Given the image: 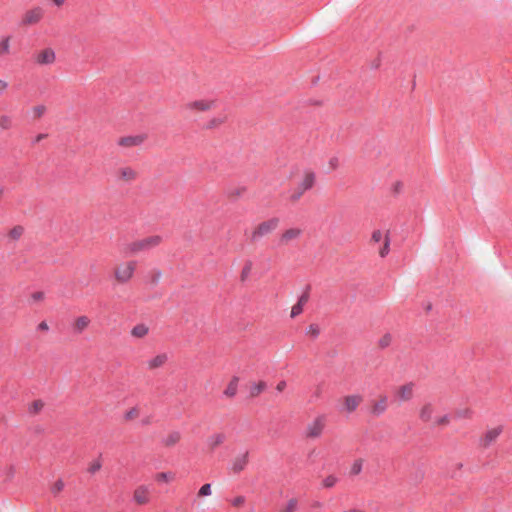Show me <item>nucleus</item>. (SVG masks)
Segmentation results:
<instances>
[{
    "mask_svg": "<svg viewBox=\"0 0 512 512\" xmlns=\"http://www.w3.org/2000/svg\"><path fill=\"white\" fill-rule=\"evenodd\" d=\"M315 182L316 174L313 171H305L303 179L291 191L289 199L292 202L298 201L306 191L311 190L314 187Z\"/></svg>",
    "mask_w": 512,
    "mask_h": 512,
    "instance_id": "1",
    "label": "nucleus"
},
{
    "mask_svg": "<svg viewBox=\"0 0 512 512\" xmlns=\"http://www.w3.org/2000/svg\"><path fill=\"white\" fill-rule=\"evenodd\" d=\"M161 242V237L154 235L141 240L134 241L128 245V250L131 253H138L141 251L150 250L158 246Z\"/></svg>",
    "mask_w": 512,
    "mask_h": 512,
    "instance_id": "2",
    "label": "nucleus"
},
{
    "mask_svg": "<svg viewBox=\"0 0 512 512\" xmlns=\"http://www.w3.org/2000/svg\"><path fill=\"white\" fill-rule=\"evenodd\" d=\"M327 423V415H318L311 423L306 426L305 435L307 438H318L323 433Z\"/></svg>",
    "mask_w": 512,
    "mask_h": 512,
    "instance_id": "3",
    "label": "nucleus"
},
{
    "mask_svg": "<svg viewBox=\"0 0 512 512\" xmlns=\"http://www.w3.org/2000/svg\"><path fill=\"white\" fill-rule=\"evenodd\" d=\"M278 224L279 219L277 217H273L267 221L260 223L252 232L251 240L257 241L260 238L268 235L277 228Z\"/></svg>",
    "mask_w": 512,
    "mask_h": 512,
    "instance_id": "4",
    "label": "nucleus"
},
{
    "mask_svg": "<svg viewBox=\"0 0 512 512\" xmlns=\"http://www.w3.org/2000/svg\"><path fill=\"white\" fill-rule=\"evenodd\" d=\"M137 262L136 261H129L123 264H120L115 269V278L119 283H126L128 282L135 270H136Z\"/></svg>",
    "mask_w": 512,
    "mask_h": 512,
    "instance_id": "5",
    "label": "nucleus"
},
{
    "mask_svg": "<svg viewBox=\"0 0 512 512\" xmlns=\"http://www.w3.org/2000/svg\"><path fill=\"white\" fill-rule=\"evenodd\" d=\"M384 240L383 246L379 250V254L382 258L388 255L390 251V238L388 232L383 234L381 230H375L372 233L371 241L374 243H378Z\"/></svg>",
    "mask_w": 512,
    "mask_h": 512,
    "instance_id": "6",
    "label": "nucleus"
},
{
    "mask_svg": "<svg viewBox=\"0 0 512 512\" xmlns=\"http://www.w3.org/2000/svg\"><path fill=\"white\" fill-rule=\"evenodd\" d=\"M34 59L38 65H51L56 60V54L52 48L48 47L36 53Z\"/></svg>",
    "mask_w": 512,
    "mask_h": 512,
    "instance_id": "7",
    "label": "nucleus"
},
{
    "mask_svg": "<svg viewBox=\"0 0 512 512\" xmlns=\"http://www.w3.org/2000/svg\"><path fill=\"white\" fill-rule=\"evenodd\" d=\"M43 14H44V11L41 7H35L31 10H28L24 14V16L21 20V24L25 25V26L36 24L42 19Z\"/></svg>",
    "mask_w": 512,
    "mask_h": 512,
    "instance_id": "8",
    "label": "nucleus"
},
{
    "mask_svg": "<svg viewBox=\"0 0 512 512\" xmlns=\"http://www.w3.org/2000/svg\"><path fill=\"white\" fill-rule=\"evenodd\" d=\"M363 398L361 395H348L344 398L343 403V410L347 413L354 412L360 403L362 402Z\"/></svg>",
    "mask_w": 512,
    "mask_h": 512,
    "instance_id": "9",
    "label": "nucleus"
},
{
    "mask_svg": "<svg viewBox=\"0 0 512 512\" xmlns=\"http://www.w3.org/2000/svg\"><path fill=\"white\" fill-rule=\"evenodd\" d=\"M136 178H137V172L129 166L120 167L117 170V179L120 181H124L126 183H131Z\"/></svg>",
    "mask_w": 512,
    "mask_h": 512,
    "instance_id": "10",
    "label": "nucleus"
},
{
    "mask_svg": "<svg viewBox=\"0 0 512 512\" xmlns=\"http://www.w3.org/2000/svg\"><path fill=\"white\" fill-rule=\"evenodd\" d=\"M502 432V427L498 426L493 429L488 430L484 436L480 440V444L483 447H488L492 442H494L498 436Z\"/></svg>",
    "mask_w": 512,
    "mask_h": 512,
    "instance_id": "11",
    "label": "nucleus"
},
{
    "mask_svg": "<svg viewBox=\"0 0 512 512\" xmlns=\"http://www.w3.org/2000/svg\"><path fill=\"white\" fill-rule=\"evenodd\" d=\"M144 137L141 135L136 136H125L118 140V145L121 147H134L142 144Z\"/></svg>",
    "mask_w": 512,
    "mask_h": 512,
    "instance_id": "12",
    "label": "nucleus"
},
{
    "mask_svg": "<svg viewBox=\"0 0 512 512\" xmlns=\"http://www.w3.org/2000/svg\"><path fill=\"white\" fill-rule=\"evenodd\" d=\"M214 105L213 100H196L187 104V108L191 110L197 111H207L211 109Z\"/></svg>",
    "mask_w": 512,
    "mask_h": 512,
    "instance_id": "13",
    "label": "nucleus"
},
{
    "mask_svg": "<svg viewBox=\"0 0 512 512\" xmlns=\"http://www.w3.org/2000/svg\"><path fill=\"white\" fill-rule=\"evenodd\" d=\"M135 502L140 505L146 504L149 502V490L147 486L141 485L134 491L133 496Z\"/></svg>",
    "mask_w": 512,
    "mask_h": 512,
    "instance_id": "14",
    "label": "nucleus"
},
{
    "mask_svg": "<svg viewBox=\"0 0 512 512\" xmlns=\"http://www.w3.org/2000/svg\"><path fill=\"white\" fill-rule=\"evenodd\" d=\"M248 464V452L246 451L240 456H237L232 463V471L237 474L240 473Z\"/></svg>",
    "mask_w": 512,
    "mask_h": 512,
    "instance_id": "15",
    "label": "nucleus"
},
{
    "mask_svg": "<svg viewBox=\"0 0 512 512\" xmlns=\"http://www.w3.org/2000/svg\"><path fill=\"white\" fill-rule=\"evenodd\" d=\"M413 387H414V384L412 382L399 387V389L397 391L398 398L401 401L410 400L413 396Z\"/></svg>",
    "mask_w": 512,
    "mask_h": 512,
    "instance_id": "16",
    "label": "nucleus"
},
{
    "mask_svg": "<svg viewBox=\"0 0 512 512\" xmlns=\"http://www.w3.org/2000/svg\"><path fill=\"white\" fill-rule=\"evenodd\" d=\"M90 319L87 316L78 317L73 324L74 333H82L89 325Z\"/></svg>",
    "mask_w": 512,
    "mask_h": 512,
    "instance_id": "17",
    "label": "nucleus"
},
{
    "mask_svg": "<svg viewBox=\"0 0 512 512\" xmlns=\"http://www.w3.org/2000/svg\"><path fill=\"white\" fill-rule=\"evenodd\" d=\"M387 396H381L380 399L374 403L372 413L376 416L383 414L387 409Z\"/></svg>",
    "mask_w": 512,
    "mask_h": 512,
    "instance_id": "18",
    "label": "nucleus"
},
{
    "mask_svg": "<svg viewBox=\"0 0 512 512\" xmlns=\"http://www.w3.org/2000/svg\"><path fill=\"white\" fill-rule=\"evenodd\" d=\"M226 440L224 433H216L207 439L208 446L214 450L216 447L221 445Z\"/></svg>",
    "mask_w": 512,
    "mask_h": 512,
    "instance_id": "19",
    "label": "nucleus"
},
{
    "mask_svg": "<svg viewBox=\"0 0 512 512\" xmlns=\"http://www.w3.org/2000/svg\"><path fill=\"white\" fill-rule=\"evenodd\" d=\"M167 359H168L167 354H165V353L159 354L148 362V368L149 369L159 368L166 363Z\"/></svg>",
    "mask_w": 512,
    "mask_h": 512,
    "instance_id": "20",
    "label": "nucleus"
},
{
    "mask_svg": "<svg viewBox=\"0 0 512 512\" xmlns=\"http://www.w3.org/2000/svg\"><path fill=\"white\" fill-rule=\"evenodd\" d=\"M239 378L234 376L229 382L228 386L224 390V395L227 397H233L237 393Z\"/></svg>",
    "mask_w": 512,
    "mask_h": 512,
    "instance_id": "21",
    "label": "nucleus"
},
{
    "mask_svg": "<svg viewBox=\"0 0 512 512\" xmlns=\"http://www.w3.org/2000/svg\"><path fill=\"white\" fill-rule=\"evenodd\" d=\"M301 233H302V231L298 228L288 229L282 234L281 241L288 242L292 239L299 237L301 235Z\"/></svg>",
    "mask_w": 512,
    "mask_h": 512,
    "instance_id": "22",
    "label": "nucleus"
},
{
    "mask_svg": "<svg viewBox=\"0 0 512 512\" xmlns=\"http://www.w3.org/2000/svg\"><path fill=\"white\" fill-rule=\"evenodd\" d=\"M432 414H433V407H432V404L430 403H427L425 404L422 409L420 410V419L423 421V422H428L432 419Z\"/></svg>",
    "mask_w": 512,
    "mask_h": 512,
    "instance_id": "23",
    "label": "nucleus"
},
{
    "mask_svg": "<svg viewBox=\"0 0 512 512\" xmlns=\"http://www.w3.org/2000/svg\"><path fill=\"white\" fill-rule=\"evenodd\" d=\"M10 41L11 36H4L0 38V57L10 54Z\"/></svg>",
    "mask_w": 512,
    "mask_h": 512,
    "instance_id": "24",
    "label": "nucleus"
},
{
    "mask_svg": "<svg viewBox=\"0 0 512 512\" xmlns=\"http://www.w3.org/2000/svg\"><path fill=\"white\" fill-rule=\"evenodd\" d=\"M148 327L144 324H137L131 330L132 336L136 338H142L148 334Z\"/></svg>",
    "mask_w": 512,
    "mask_h": 512,
    "instance_id": "25",
    "label": "nucleus"
},
{
    "mask_svg": "<svg viewBox=\"0 0 512 512\" xmlns=\"http://www.w3.org/2000/svg\"><path fill=\"white\" fill-rule=\"evenodd\" d=\"M267 385L264 381H259L258 383H254L250 387V395L252 397L258 396L261 392H263L266 389Z\"/></svg>",
    "mask_w": 512,
    "mask_h": 512,
    "instance_id": "26",
    "label": "nucleus"
},
{
    "mask_svg": "<svg viewBox=\"0 0 512 512\" xmlns=\"http://www.w3.org/2000/svg\"><path fill=\"white\" fill-rule=\"evenodd\" d=\"M180 433L178 431H174L170 433L164 440V444L166 446H173L180 440Z\"/></svg>",
    "mask_w": 512,
    "mask_h": 512,
    "instance_id": "27",
    "label": "nucleus"
},
{
    "mask_svg": "<svg viewBox=\"0 0 512 512\" xmlns=\"http://www.w3.org/2000/svg\"><path fill=\"white\" fill-rule=\"evenodd\" d=\"M252 262L251 261H246V263L244 264L243 268H242V271H241V275H240V278H241V281H246L252 271Z\"/></svg>",
    "mask_w": 512,
    "mask_h": 512,
    "instance_id": "28",
    "label": "nucleus"
},
{
    "mask_svg": "<svg viewBox=\"0 0 512 512\" xmlns=\"http://www.w3.org/2000/svg\"><path fill=\"white\" fill-rule=\"evenodd\" d=\"M24 232V228L22 226H15L9 231V237L12 240H18Z\"/></svg>",
    "mask_w": 512,
    "mask_h": 512,
    "instance_id": "29",
    "label": "nucleus"
},
{
    "mask_svg": "<svg viewBox=\"0 0 512 512\" xmlns=\"http://www.w3.org/2000/svg\"><path fill=\"white\" fill-rule=\"evenodd\" d=\"M44 407V402L40 399L35 400L32 402L31 406L29 407V412L31 414H37L39 413L42 408Z\"/></svg>",
    "mask_w": 512,
    "mask_h": 512,
    "instance_id": "30",
    "label": "nucleus"
},
{
    "mask_svg": "<svg viewBox=\"0 0 512 512\" xmlns=\"http://www.w3.org/2000/svg\"><path fill=\"white\" fill-rule=\"evenodd\" d=\"M320 334V328L318 326V324H310L307 328H306V335H309L311 336L312 338H317Z\"/></svg>",
    "mask_w": 512,
    "mask_h": 512,
    "instance_id": "31",
    "label": "nucleus"
},
{
    "mask_svg": "<svg viewBox=\"0 0 512 512\" xmlns=\"http://www.w3.org/2000/svg\"><path fill=\"white\" fill-rule=\"evenodd\" d=\"M362 467H363V460L356 459L351 466L350 474L358 475L362 471Z\"/></svg>",
    "mask_w": 512,
    "mask_h": 512,
    "instance_id": "32",
    "label": "nucleus"
},
{
    "mask_svg": "<svg viewBox=\"0 0 512 512\" xmlns=\"http://www.w3.org/2000/svg\"><path fill=\"white\" fill-rule=\"evenodd\" d=\"M161 276H162V273H161L160 270H158V269L152 270L149 273V281H150V283L156 285L159 282Z\"/></svg>",
    "mask_w": 512,
    "mask_h": 512,
    "instance_id": "33",
    "label": "nucleus"
},
{
    "mask_svg": "<svg viewBox=\"0 0 512 512\" xmlns=\"http://www.w3.org/2000/svg\"><path fill=\"white\" fill-rule=\"evenodd\" d=\"M12 126V118L7 115L0 116V127L2 129H9Z\"/></svg>",
    "mask_w": 512,
    "mask_h": 512,
    "instance_id": "34",
    "label": "nucleus"
},
{
    "mask_svg": "<svg viewBox=\"0 0 512 512\" xmlns=\"http://www.w3.org/2000/svg\"><path fill=\"white\" fill-rule=\"evenodd\" d=\"M174 477V475L172 473H169V472H160L156 475V480L158 482H169L170 480H172Z\"/></svg>",
    "mask_w": 512,
    "mask_h": 512,
    "instance_id": "35",
    "label": "nucleus"
},
{
    "mask_svg": "<svg viewBox=\"0 0 512 512\" xmlns=\"http://www.w3.org/2000/svg\"><path fill=\"white\" fill-rule=\"evenodd\" d=\"M338 481V478L334 475H329L323 480V486L325 488H332Z\"/></svg>",
    "mask_w": 512,
    "mask_h": 512,
    "instance_id": "36",
    "label": "nucleus"
},
{
    "mask_svg": "<svg viewBox=\"0 0 512 512\" xmlns=\"http://www.w3.org/2000/svg\"><path fill=\"white\" fill-rule=\"evenodd\" d=\"M392 342V336L389 333H386L384 336H382L379 340V346L381 348L388 347Z\"/></svg>",
    "mask_w": 512,
    "mask_h": 512,
    "instance_id": "37",
    "label": "nucleus"
},
{
    "mask_svg": "<svg viewBox=\"0 0 512 512\" xmlns=\"http://www.w3.org/2000/svg\"><path fill=\"white\" fill-rule=\"evenodd\" d=\"M297 508V500L296 499H290L287 502V505L284 509H281L279 512H294Z\"/></svg>",
    "mask_w": 512,
    "mask_h": 512,
    "instance_id": "38",
    "label": "nucleus"
},
{
    "mask_svg": "<svg viewBox=\"0 0 512 512\" xmlns=\"http://www.w3.org/2000/svg\"><path fill=\"white\" fill-rule=\"evenodd\" d=\"M245 187H237L229 189L227 194L229 197H239L245 192Z\"/></svg>",
    "mask_w": 512,
    "mask_h": 512,
    "instance_id": "39",
    "label": "nucleus"
},
{
    "mask_svg": "<svg viewBox=\"0 0 512 512\" xmlns=\"http://www.w3.org/2000/svg\"><path fill=\"white\" fill-rule=\"evenodd\" d=\"M198 495L201 496V497L211 495V484H209V483L204 484L199 489Z\"/></svg>",
    "mask_w": 512,
    "mask_h": 512,
    "instance_id": "40",
    "label": "nucleus"
},
{
    "mask_svg": "<svg viewBox=\"0 0 512 512\" xmlns=\"http://www.w3.org/2000/svg\"><path fill=\"white\" fill-rule=\"evenodd\" d=\"M101 466H102V464H101V462H100V460H99V459L94 460V461L90 464V466H89V468H88V472H89V473H91V474H94V473H96L98 470H100Z\"/></svg>",
    "mask_w": 512,
    "mask_h": 512,
    "instance_id": "41",
    "label": "nucleus"
},
{
    "mask_svg": "<svg viewBox=\"0 0 512 512\" xmlns=\"http://www.w3.org/2000/svg\"><path fill=\"white\" fill-rule=\"evenodd\" d=\"M303 307L304 306L299 303L294 304L291 309V317L294 318V317L300 315L303 312Z\"/></svg>",
    "mask_w": 512,
    "mask_h": 512,
    "instance_id": "42",
    "label": "nucleus"
},
{
    "mask_svg": "<svg viewBox=\"0 0 512 512\" xmlns=\"http://www.w3.org/2000/svg\"><path fill=\"white\" fill-rule=\"evenodd\" d=\"M64 488V483L62 480H57L55 484L52 487V493L54 495H57L59 492H61Z\"/></svg>",
    "mask_w": 512,
    "mask_h": 512,
    "instance_id": "43",
    "label": "nucleus"
},
{
    "mask_svg": "<svg viewBox=\"0 0 512 512\" xmlns=\"http://www.w3.org/2000/svg\"><path fill=\"white\" fill-rule=\"evenodd\" d=\"M309 286L306 288V291L303 292V294L298 298V301L297 303L301 304V305H305L308 300H309Z\"/></svg>",
    "mask_w": 512,
    "mask_h": 512,
    "instance_id": "44",
    "label": "nucleus"
},
{
    "mask_svg": "<svg viewBox=\"0 0 512 512\" xmlns=\"http://www.w3.org/2000/svg\"><path fill=\"white\" fill-rule=\"evenodd\" d=\"M46 111V108L44 105H38L33 108L34 116L36 118H40Z\"/></svg>",
    "mask_w": 512,
    "mask_h": 512,
    "instance_id": "45",
    "label": "nucleus"
},
{
    "mask_svg": "<svg viewBox=\"0 0 512 512\" xmlns=\"http://www.w3.org/2000/svg\"><path fill=\"white\" fill-rule=\"evenodd\" d=\"M224 121L223 118H213L207 123V128H214L220 125Z\"/></svg>",
    "mask_w": 512,
    "mask_h": 512,
    "instance_id": "46",
    "label": "nucleus"
},
{
    "mask_svg": "<svg viewBox=\"0 0 512 512\" xmlns=\"http://www.w3.org/2000/svg\"><path fill=\"white\" fill-rule=\"evenodd\" d=\"M245 502V498L243 496H237L235 497L232 501H231V504L235 507H239L241 505H243Z\"/></svg>",
    "mask_w": 512,
    "mask_h": 512,
    "instance_id": "47",
    "label": "nucleus"
},
{
    "mask_svg": "<svg viewBox=\"0 0 512 512\" xmlns=\"http://www.w3.org/2000/svg\"><path fill=\"white\" fill-rule=\"evenodd\" d=\"M448 422H449V416L448 415H444V416L439 417V418H437L435 420V424L438 425V426L446 425Z\"/></svg>",
    "mask_w": 512,
    "mask_h": 512,
    "instance_id": "48",
    "label": "nucleus"
},
{
    "mask_svg": "<svg viewBox=\"0 0 512 512\" xmlns=\"http://www.w3.org/2000/svg\"><path fill=\"white\" fill-rule=\"evenodd\" d=\"M138 414V410L136 408H132L125 413V419L131 420Z\"/></svg>",
    "mask_w": 512,
    "mask_h": 512,
    "instance_id": "49",
    "label": "nucleus"
},
{
    "mask_svg": "<svg viewBox=\"0 0 512 512\" xmlns=\"http://www.w3.org/2000/svg\"><path fill=\"white\" fill-rule=\"evenodd\" d=\"M31 297L34 301H40L44 298V293L41 291H37L34 292Z\"/></svg>",
    "mask_w": 512,
    "mask_h": 512,
    "instance_id": "50",
    "label": "nucleus"
},
{
    "mask_svg": "<svg viewBox=\"0 0 512 512\" xmlns=\"http://www.w3.org/2000/svg\"><path fill=\"white\" fill-rule=\"evenodd\" d=\"M339 160L337 157H332L329 161V165L332 169H336L338 167Z\"/></svg>",
    "mask_w": 512,
    "mask_h": 512,
    "instance_id": "51",
    "label": "nucleus"
},
{
    "mask_svg": "<svg viewBox=\"0 0 512 512\" xmlns=\"http://www.w3.org/2000/svg\"><path fill=\"white\" fill-rule=\"evenodd\" d=\"M287 384H286V381L282 380L280 381L277 386H276V390L278 392H282L285 388H286Z\"/></svg>",
    "mask_w": 512,
    "mask_h": 512,
    "instance_id": "52",
    "label": "nucleus"
},
{
    "mask_svg": "<svg viewBox=\"0 0 512 512\" xmlns=\"http://www.w3.org/2000/svg\"><path fill=\"white\" fill-rule=\"evenodd\" d=\"M47 136H48V135H47V134H45V133H40V134H38V135L35 137V139H34V141H33V144H36V143H38V142L42 141V140H43V139H45Z\"/></svg>",
    "mask_w": 512,
    "mask_h": 512,
    "instance_id": "53",
    "label": "nucleus"
},
{
    "mask_svg": "<svg viewBox=\"0 0 512 512\" xmlns=\"http://www.w3.org/2000/svg\"><path fill=\"white\" fill-rule=\"evenodd\" d=\"M38 329L41 330V331H48L49 330V326L47 324L46 321H42L38 324Z\"/></svg>",
    "mask_w": 512,
    "mask_h": 512,
    "instance_id": "54",
    "label": "nucleus"
},
{
    "mask_svg": "<svg viewBox=\"0 0 512 512\" xmlns=\"http://www.w3.org/2000/svg\"><path fill=\"white\" fill-rule=\"evenodd\" d=\"M470 411L469 410H461V411H458L457 412V416L459 418H464V417H467L469 415Z\"/></svg>",
    "mask_w": 512,
    "mask_h": 512,
    "instance_id": "55",
    "label": "nucleus"
},
{
    "mask_svg": "<svg viewBox=\"0 0 512 512\" xmlns=\"http://www.w3.org/2000/svg\"><path fill=\"white\" fill-rule=\"evenodd\" d=\"M54 4L57 5V6H61L65 0H53Z\"/></svg>",
    "mask_w": 512,
    "mask_h": 512,
    "instance_id": "56",
    "label": "nucleus"
},
{
    "mask_svg": "<svg viewBox=\"0 0 512 512\" xmlns=\"http://www.w3.org/2000/svg\"><path fill=\"white\" fill-rule=\"evenodd\" d=\"M0 85H1L2 89H6L7 86H8V84L5 81L1 80V79H0Z\"/></svg>",
    "mask_w": 512,
    "mask_h": 512,
    "instance_id": "57",
    "label": "nucleus"
},
{
    "mask_svg": "<svg viewBox=\"0 0 512 512\" xmlns=\"http://www.w3.org/2000/svg\"><path fill=\"white\" fill-rule=\"evenodd\" d=\"M345 512H363V511L360 509H351V510L345 511Z\"/></svg>",
    "mask_w": 512,
    "mask_h": 512,
    "instance_id": "58",
    "label": "nucleus"
}]
</instances>
